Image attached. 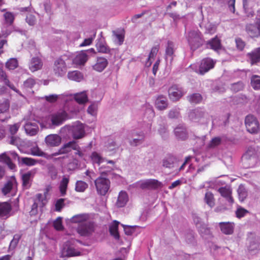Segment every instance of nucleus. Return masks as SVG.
I'll return each instance as SVG.
<instances>
[{"mask_svg":"<svg viewBox=\"0 0 260 260\" xmlns=\"http://www.w3.org/2000/svg\"><path fill=\"white\" fill-rule=\"evenodd\" d=\"M245 125L247 131L251 134H257L260 129L257 118L252 114H248L245 118Z\"/></svg>","mask_w":260,"mask_h":260,"instance_id":"nucleus-1","label":"nucleus"},{"mask_svg":"<svg viewBox=\"0 0 260 260\" xmlns=\"http://www.w3.org/2000/svg\"><path fill=\"white\" fill-rule=\"evenodd\" d=\"M94 184L98 193L101 196H105L110 187V180L107 178L101 177L95 179Z\"/></svg>","mask_w":260,"mask_h":260,"instance_id":"nucleus-2","label":"nucleus"},{"mask_svg":"<svg viewBox=\"0 0 260 260\" xmlns=\"http://www.w3.org/2000/svg\"><path fill=\"white\" fill-rule=\"evenodd\" d=\"M188 41L191 49H197L202 44L201 33L197 31H190L188 34Z\"/></svg>","mask_w":260,"mask_h":260,"instance_id":"nucleus-3","label":"nucleus"},{"mask_svg":"<svg viewBox=\"0 0 260 260\" xmlns=\"http://www.w3.org/2000/svg\"><path fill=\"white\" fill-rule=\"evenodd\" d=\"M216 61H214L211 58L206 57L203 58L201 61L199 66V73L201 75H204L211 69H213Z\"/></svg>","mask_w":260,"mask_h":260,"instance_id":"nucleus-4","label":"nucleus"},{"mask_svg":"<svg viewBox=\"0 0 260 260\" xmlns=\"http://www.w3.org/2000/svg\"><path fill=\"white\" fill-rule=\"evenodd\" d=\"M67 70V64L63 58L59 57L54 61L53 71L56 75L62 76L66 74Z\"/></svg>","mask_w":260,"mask_h":260,"instance_id":"nucleus-5","label":"nucleus"},{"mask_svg":"<svg viewBox=\"0 0 260 260\" xmlns=\"http://www.w3.org/2000/svg\"><path fill=\"white\" fill-rule=\"evenodd\" d=\"M68 118V115L64 111H61L54 113L51 115V121L52 124L58 126Z\"/></svg>","mask_w":260,"mask_h":260,"instance_id":"nucleus-6","label":"nucleus"},{"mask_svg":"<svg viewBox=\"0 0 260 260\" xmlns=\"http://www.w3.org/2000/svg\"><path fill=\"white\" fill-rule=\"evenodd\" d=\"M77 231L81 236H88L94 231V224L91 222L80 223L77 229Z\"/></svg>","mask_w":260,"mask_h":260,"instance_id":"nucleus-7","label":"nucleus"},{"mask_svg":"<svg viewBox=\"0 0 260 260\" xmlns=\"http://www.w3.org/2000/svg\"><path fill=\"white\" fill-rule=\"evenodd\" d=\"M246 31L251 38L260 37V19L257 18L255 24H247Z\"/></svg>","mask_w":260,"mask_h":260,"instance_id":"nucleus-8","label":"nucleus"},{"mask_svg":"<svg viewBox=\"0 0 260 260\" xmlns=\"http://www.w3.org/2000/svg\"><path fill=\"white\" fill-rule=\"evenodd\" d=\"M168 92L169 98L173 101H178L184 94L182 89L175 85L169 89Z\"/></svg>","mask_w":260,"mask_h":260,"instance_id":"nucleus-9","label":"nucleus"},{"mask_svg":"<svg viewBox=\"0 0 260 260\" xmlns=\"http://www.w3.org/2000/svg\"><path fill=\"white\" fill-rule=\"evenodd\" d=\"M12 209V206L9 202H0V217L5 219L9 217Z\"/></svg>","mask_w":260,"mask_h":260,"instance_id":"nucleus-10","label":"nucleus"},{"mask_svg":"<svg viewBox=\"0 0 260 260\" xmlns=\"http://www.w3.org/2000/svg\"><path fill=\"white\" fill-rule=\"evenodd\" d=\"M78 149V144L75 141H70L63 145V146L58 150V152L55 153L54 155L57 154H66L71 152L72 149Z\"/></svg>","mask_w":260,"mask_h":260,"instance_id":"nucleus-11","label":"nucleus"},{"mask_svg":"<svg viewBox=\"0 0 260 260\" xmlns=\"http://www.w3.org/2000/svg\"><path fill=\"white\" fill-rule=\"evenodd\" d=\"M61 141V137L57 134H50L45 138L46 144L50 147H56L60 145Z\"/></svg>","mask_w":260,"mask_h":260,"instance_id":"nucleus-12","label":"nucleus"},{"mask_svg":"<svg viewBox=\"0 0 260 260\" xmlns=\"http://www.w3.org/2000/svg\"><path fill=\"white\" fill-rule=\"evenodd\" d=\"M248 241L249 242L248 249L249 251H254L257 249H260V238L254 236L251 234L248 238Z\"/></svg>","mask_w":260,"mask_h":260,"instance_id":"nucleus-13","label":"nucleus"},{"mask_svg":"<svg viewBox=\"0 0 260 260\" xmlns=\"http://www.w3.org/2000/svg\"><path fill=\"white\" fill-rule=\"evenodd\" d=\"M108 60L104 57L97 58L95 63L92 66L93 69L97 72H102L107 66Z\"/></svg>","mask_w":260,"mask_h":260,"instance_id":"nucleus-14","label":"nucleus"},{"mask_svg":"<svg viewBox=\"0 0 260 260\" xmlns=\"http://www.w3.org/2000/svg\"><path fill=\"white\" fill-rule=\"evenodd\" d=\"M84 127L82 123L77 124L73 126V137L75 139H81L84 136Z\"/></svg>","mask_w":260,"mask_h":260,"instance_id":"nucleus-15","label":"nucleus"},{"mask_svg":"<svg viewBox=\"0 0 260 260\" xmlns=\"http://www.w3.org/2000/svg\"><path fill=\"white\" fill-rule=\"evenodd\" d=\"M155 105L156 108L160 111L166 109L168 106L167 98L162 95L158 96L155 100Z\"/></svg>","mask_w":260,"mask_h":260,"instance_id":"nucleus-16","label":"nucleus"},{"mask_svg":"<svg viewBox=\"0 0 260 260\" xmlns=\"http://www.w3.org/2000/svg\"><path fill=\"white\" fill-rule=\"evenodd\" d=\"M161 183L155 179H149L143 182L141 184L142 189L150 188L157 189L161 186Z\"/></svg>","mask_w":260,"mask_h":260,"instance_id":"nucleus-17","label":"nucleus"},{"mask_svg":"<svg viewBox=\"0 0 260 260\" xmlns=\"http://www.w3.org/2000/svg\"><path fill=\"white\" fill-rule=\"evenodd\" d=\"M24 129L26 134L31 136L36 135L39 131L38 125L35 122H27L24 125Z\"/></svg>","mask_w":260,"mask_h":260,"instance_id":"nucleus-18","label":"nucleus"},{"mask_svg":"<svg viewBox=\"0 0 260 260\" xmlns=\"http://www.w3.org/2000/svg\"><path fill=\"white\" fill-rule=\"evenodd\" d=\"M0 79L10 88H11L16 92L21 94L19 90H18L13 84L11 83L10 81H9L8 78L6 73L2 68H0Z\"/></svg>","mask_w":260,"mask_h":260,"instance_id":"nucleus-19","label":"nucleus"},{"mask_svg":"<svg viewBox=\"0 0 260 260\" xmlns=\"http://www.w3.org/2000/svg\"><path fill=\"white\" fill-rule=\"evenodd\" d=\"M251 64H256L260 61V47L255 48L247 54Z\"/></svg>","mask_w":260,"mask_h":260,"instance_id":"nucleus-20","label":"nucleus"},{"mask_svg":"<svg viewBox=\"0 0 260 260\" xmlns=\"http://www.w3.org/2000/svg\"><path fill=\"white\" fill-rule=\"evenodd\" d=\"M174 134L178 139L182 140H185L188 137L186 129L183 125L176 127L174 129Z\"/></svg>","mask_w":260,"mask_h":260,"instance_id":"nucleus-21","label":"nucleus"},{"mask_svg":"<svg viewBox=\"0 0 260 260\" xmlns=\"http://www.w3.org/2000/svg\"><path fill=\"white\" fill-rule=\"evenodd\" d=\"M42 66L43 63L41 59L38 57H33L30 62L29 69L31 72H34L40 70Z\"/></svg>","mask_w":260,"mask_h":260,"instance_id":"nucleus-22","label":"nucleus"},{"mask_svg":"<svg viewBox=\"0 0 260 260\" xmlns=\"http://www.w3.org/2000/svg\"><path fill=\"white\" fill-rule=\"evenodd\" d=\"M75 101L80 105H84L88 101V98L86 91L76 93L74 94Z\"/></svg>","mask_w":260,"mask_h":260,"instance_id":"nucleus-23","label":"nucleus"},{"mask_svg":"<svg viewBox=\"0 0 260 260\" xmlns=\"http://www.w3.org/2000/svg\"><path fill=\"white\" fill-rule=\"evenodd\" d=\"M88 60V56L84 51L80 52L75 57L74 62L76 64L83 65Z\"/></svg>","mask_w":260,"mask_h":260,"instance_id":"nucleus-24","label":"nucleus"},{"mask_svg":"<svg viewBox=\"0 0 260 260\" xmlns=\"http://www.w3.org/2000/svg\"><path fill=\"white\" fill-rule=\"evenodd\" d=\"M128 200L127 193L124 191H121L118 195L116 205L118 207H124Z\"/></svg>","mask_w":260,"mask_h":260,"instance_id":"nucleus-25","label":"nucleus"},{"mask_svg":"<svg viewBox=\"0 0 260 260\" xmlns=\"http://www.w3.org/2000/svg\"><path fill=\"white\" fill-rule=\"evenodd\" d=\"M33 177L32 172L28 171L22 175V186L25 189H28L30 187V181Z\"/></svg>","mask_w":260,"mask_h":260,"instance_id":"nucleus-26","label":"nucleus"},{"mask_svg":"<svg viewBox=\"0 0 260 260\" xmlns=\"http://www.w3.org/2000/svg\"><path fill=\"white\" fill-rule=\"evenodd\" d=\"M119 222L114 220L112 224L109 227V232L110 234L116 240H119L120 236L118 233Z\"/></svg>","mask_w":260,"mask_h":260,"instance_id":"nucleus-27","label":"nucleus"},{"mask_svg":"<svg viewBox=\"0 0 260 260\" xmlns=\"http://www.w3.org/2000/svg\"><path fill=\"white\" fill-rule=\"evenodd\" d=\"M0 162H4L6 164L11 170L16 168L15 165L12 162L11 159L7 155L6 152L0 154Z\"/></svg>","mask_w":260,"mask_h":260,"instance_id":"nucleus-28","label":"nucleus"},{"mask_svg":"<svg viewBox=\"0 0 260 260\" xmlns=\"http://www.w3.org/2000/svg\"><path fill=\"white\" fill-rule=\"evenodd\" d=\"M69 183V178L63 176L59 186V191L61 196H64L66 194Z\"/></svg>","mask_w":260,"mask_h":260,"instance_id":"nucleus-29","label":"nucleus"},{"mask_svg":"<svg viewBox=\"0 0 260 260\" xmlns=\"http://www.w3.org/2000/svg\"><path fill=\"white\" fill-rule=\"evenodd\" d=\"M68 78L73 81L80 82L83 79L82 74L78 71L69 72L68 74Z\"/></svg>","mask_w":260,"mask_h":260,"instance_id":"nucleus-30","label":"nucleus"},{"mask_svg":"<svg viewBox=\"0 0 260 260\" xmlns=\"http://www.w3.org/2000/svg\"><path fill=\"white\" fill-rule=\"evenodd\" d=\"M112 34L115 41H117L119 45H121L124 41V31L123 30H113Z\"/></svg>","mask_w":260,"mask_h":260,"instance_id":"nucleus-31","label":"nucleus"},{"mask_svg":"<svg viewBox=\"0 0 260 260\" xmlns=\"http://www.w3.org/2000/svg\"><path fill=\"white\" fill-rule=\"evenodd\" d=\"M159 49V45H155V46L151 48V50L148 56L147 61L146 63L148 67H149L151 65L152 61L151 60V59L152 58H154L156 56L158 52Z\"/></svg>","mask_w":260,"mask_h":260,"instance_id":"nucleus-32","label":"nucleus"},{"mask_svg":"<svg viewBox=\"0 0 260 260\" xmlns=\"http://www.w3.org/2000/svg\"><path fill=\"white\" fill-rule=\"evenodd\" d=\"M88 218V216L85 214H77L73 216L71 221L73 223H83Z\"/></svg>","mask_w":260,"mask_h":260,"instance_id":"nucleus-33","label":"nucleus"},{"mask_svg":"<svg viewBox=\"0 0 260 260\" xmlns=\"http://www.w3.org/2000/svg\"><path fill=\"white\" fill-rule=\"evenodd\" d=\"M251 87L255 90L260 89V76L256 75H252L250 78Z\"/></svg>","mask_w":260,"mask_h":260,"instance_id":"nucleus-34","label":"nucleus"},{"mask_svg":"<svg viewBox=\"0 0 260 260\" xmlns=\"http://www.w3.org/2000/svg\"><path fill=\"white\" fill-rule=\"evenodd\" d=\"M88 184L82 180H78L75 184V190L77 192H83L88 188Z\"/></svg>","mask_w":260,"mask_h":260,"instance_id":"nucleus-35","label":"nucleus"},{"mask_svg":"<svg viewBox=\"0 0 260 260\" xmlns=\"http://www.w3.org/2000/svg\"><path fill=\"white\" fill-rule=\"evenodd\" d=\"M207 44L210 46L211 49L214 50H217L221 47L220 41L217 37L209 41Z\"/></svg>","mask_w":260,"mask_h":260,"instance_id":"nucleus-36","label":"nucleus"},{"mask_svg":"<svg viewBox=\"0 0 260 260\" xmlns=\"http://www.w3.org/2000/svg\"><path fill=\"white\" fill-rule=\"evenodd\" d=\"M35 201L38 203L40 207L43 208L47 203L46 196L41 193H38L36 196Z\"/></svg>","mask_w":260,"mask_h":260,"instance_id":"nucleus-37","label":"nucleus"},{"mask_svg":"<svg viewBox=\"0 0 260 260\" xmlns=\"http://www.w3.org/2000/svg\"><path fill=\"white\" fill-rule=\"evenodd\" d=\"M174 53V44L171 41H168L167 46L166 49V57H170L172 60L173 58Z\"/></svg>","mask_w":260,"mask_h":260,"instance_id":"nucleus-38","label":"nucleus"},{"mask_svg":"<svg viewBox=\"0 0 260 260\" xmlns=\"http://www.w3.org/2000/svg\"><path fill=\"white\" fill-rule=\"evenodd\" d=\"M188 101L192 104L200 103L202 100V96L200 93H193L187 96Z\"/></svg>","mask_w":260,"mask_h":260,"instance_id":"nucleus-39","label":"nucleus"},{"mask_svg":"<svg viewBox=\"0 0 260 260\" xmlns=\"http://www.w3.org/2000/svg\"><path fill=\"white\" fill-rule=\"evenodd\" d=\"M245 84L242 81H238L231 84V90L234 92H237L243 90Z\"/></svg>","mask_w":260,"mask_h":260,"instance_id":"nucleus-40","label":"nucleus"},{"mask_svg":"<svg viewBox=\"0 0 260 260\" xmlns=\"http://www.w3.org/2000/svg\"><path fill=\"white\" fill-rule=\"evenodd\" d=\"M239 199L241 202H243L247 196V192L242 184L239 185L237 190Z\"/></svg>","mask_w":260,"mask_h":260,"instance_id":"nucleus-41","label":"nucleus"},{"mask_svg":"<svg viewBox=\"0 0 260 260\" xmlns=\"http://www.w3.org/2000/svg\"><path fill=\"white\" fill-rule=\"evenodd\" d=\"M221 143V139L219 137L212 138L207 145L208 149L214 148L219 146Z\"/></svg>","mask_w":260,"mask_h":260,"instance_id":"nucleus-42","label":"nucleus"},{"mask_svg":"<svg viewBox=\"0 0 260 260\" xmlns=\"http://www.w3.org/2000/svg\"><path fill=\"white\" fill-rule=\"evenodd\" d=\"M205 201L206 204L210 207L215 205V199L213 193L211 192H207L205 196Z\"/></svg>","mask_w":260,"mask_h":260,"instance_id":"nucleus-43","label":"nucleus"},{"mask_svg":"<svg viewBox=\"0 0 260 260\" xmlns=\"http://www.w3.org/2000/svg\"><path fill=\"white\" fill-rule=\"evenodd\" d=\"M48 172L52 180H55L57 178L58 172L56 167L53 165H49L47 166Z\"/></svg>","mask_w":260,"mask_h":260,"instance_id":"nucleus-44","label":"nucleus"},{"mask_svg":"<svg viewBox=\"0 0 260 260\" xmlns=\"http://www.w3.org/2000/svg\"><path fill=\"white\" fill-rule=\"evenodd\" d=\"M4 17L6 24L11 25L13 23L15 16L13 13L7 12L4 14Z\"/></svg>","mask_w":260,"mask_h":260,"instance_id":"nucleus-45","label":"nucleus"},{"mask_svg":"<svg viewBox=\"0 0 260 260\" xmlns=\"http://www.w3.org/2000/svg\"><path fill=\"white\" fill-rule=\"evenodd\" d=\"M18 66L17 60L14 58H10L6 63V67L9 70H14Z\"/></svg>","mask_w":260,"mask_h":260,"instance_id":"nucleus-46","label":"nucleus"},{"mask_svg":"<svg viewBox=\"0 0 260 260\" xmlns=\"http://www.w3.org/2000/svg\"><path fill=\"white\" fill-rule=\"evenodd\" d=\"M175 159L173 157H168L163 160L162 166L167 168H172L174 167Z\"/></svg>","mask_w":260,"mask_h":260,"instance_id":"nucleus-47","label":"nucleus"},{"mask_svg":"<svg viewBox=\"0 0 260 260\" xmlns=\"http://www.w3.org/2000/svg\"><path fill=\"white\" fill-rule=\"evenodd\" d=\"M66 256L68 257L79 256L81 255V252L79 251L76 250L74 248L69 247L66 250Z\"/></svg>","mask_w":260,"mask_h":260,"instance_id":"nucleus-48","label":"nucleus"},{"mask_svg":"<svg viewBox=\"0 0 260 260\" xmlns=\"http://www.w3.org/2000/svg\"><path fill=\"white\" fill-rule=\"evenodd\" d=\"M91 158L93 163L98 164L99 165L104 161V159L96 152H92L91 155Z\"/></svg>","mask_w":260,"mask_h":260,"instance_id":"nucleus-49","label":"nucleus"},{"mask_svg":"<svg viewBox=\"0 0 260 260\" xmlns=\"http://www.w3.org/2000/svg\"><path fill=\"white\" fill-rule=\"evenodd\" d=\"M21 162L26 166H32L35 165L38 161L34 158L25 157L21 158Z\"/></svg>","mask_w":260,"mask_h":260,"instance_id":"nucleus-50","label":"nucleus"},{"mask_svg":"<svg viewBox=\"0 0 260 260\" xmlns=\"http://www.w3.org/2000/svg\"><path fill=\"white\" fill-rule=\"evenodd\" d=\"M9 108V101L8 100H5L0 104V113H4L8 112Z\"/></svg>","mask_w":260,"mask_h":260,"instance_id":"nucleus-51","label":"nucleus"},{"mask_svg":"<svg viewBox=\"0 0 260 260\" xmlns=\"http://www.w3.org/2000/svg\"><path fill=\"white\" fill-rule=\"evenodd\" d=\"M248 213V210L240 206L237 208V209L235 212L236 217L238 218H241L244 217Z\"/></svg>","mask_w":260,"mask_h":260,"instance_id":"nucleus-52","label":"nucleus"},{"mask_svg":"<svg viewBox=\"0 0 260 260\" xmlns=\"http://www.w3.org/2000/svg\"><path fill=\"white\" fill-rule=\"evenodd\" d=\"M64 199H59L57 200L55 204V211L57 212L61 211L62 208L64 206Z\"/></svg>","mask_w":260,"mask_h":260,"instance_id":"nucleus-53","label":"nucleus"},{"mask_svg":"<svg viewBox=\"0 0 260 260\" xmlns=\"http://www.w3.org/2000/svg\"><path fill=\"white\" fill-rule=\"evenodd\" d=\"M13 187V183L11 181H8L4 185V187L2 189V192L5 194L6 195L8 193H9L12 190Z\"/></svg>","mask_w":260,"mask_h":260,"instance_id":"nucleus-54","label":"nucleus"},{"mask_svg":"<svg viewBox=\"0 0 260 260\" xmlns=\"http://www.w3.org/2000/svg\"><path fill=\"white\" fill-rule=\"evenodd\" d=\"M53 226L57 231H61L63 229L61 218L59 217L53 222Z\"/></svg>","mask_w":260,"mask_h":260,"instance_id":"nucleus-55","label":"nucleus"},{"mask_svg":"<svg viewBox=\"0 0 260 260\" xmlns=\"http://www.w3.org/2000/svg\"><path fill=\"white\" fill-rule=\"evenodd\" d=\"M36 84L35 80L32 78H28L24 82L23 86L26 88H31Z\"/></svg>","mask_w":260,"mask_h":260,"instance_id":"nucleus-56","label":"nucleus"},{"mask_svg":"<svg viewBox=\"0 0 260 260\" xmlns=\"http://www.w3.org/2000/svg\"><path fill=\"white\" fill-rule=\"evenodd\" d=\"M96 48L99 52L103 53H107L110 52V49L108 47L103 44H99L96 45Z\"/></svg>","mask_w":260,"mask_h":260,"instance_id":"nucleus-57","label":"nucleus"},{"mask_svg":"<svg viewBox=\"0 0 260 260\" xmlns=\"http://www.w3.org/2000/svg\"><path fill=\"white\" fill-rule=\"evenodd\" d=\"M26 21L29 25L32 26L35 25L36 19L34 15L32 14H28L26 17Z\"/></svg>","mask_w":260,"mask_h":260,"instance_id":"nucleus-58","label":"nucleus"},{"mask_svg":"<svg viewBox=\"0 0 260 260\" xmlns=\"http://www.w3.org/2000/svg\"><path fill=\"white\" fill-rule=\"evenodd\" d=\"M20 127L19 123H15L13 125H10L9 127V131L12 135H14L17 133Z\"/></svg>","mask_w":260,"mask_h":260,"instance_id":"nucleus-59","label":"nucleus"},{"mask_svg":"<svg viewBox=\"0 0 260 260\" xmlns=\"http://www.w3.org/2000/svg\"><path fill=\"white\" fill-rule=\"evenodd\" d=\"M58 98V95L57 94H50L45 96V99L46 101L53 103L57 101Z\"/></svg>","mask_w":260,"mask_h":260,"instance_id":"nucleus-60","label":"nucleus"},{"mask_svg":"<svg viewBox=\"0 0 260 260\" xmlns=\"http://www.w3.org/2000/svg\"><path fill=\"white\" fill-rule=\"evenodd\" d=\"M179 111L177 109H172L168 113V116L170 118H177L179 116Z\"/></svg>","mask_w":260,"mask_h":260,"instance_id":"nucleus-61","label":"nucleus"},{"mask_svg":"<svg viewBox=\"0 0 260 260\" xmlns=\"http://www.w3.org/2000/svg\"><path fill=\"white\" fill-rule=\"evenodd\" d=\"M236 46L240 50H242L245 47V43L240 38H237L235 40Z\"/></svg>","mask_w":260,"mask_h":260,"instance_id":"nucleus-62","label":"nucleus"},{"mask_svg":"<svg viewBox=\"0 0 260 260\" xmlns=\"http://www.w3.org/2000/svg\"><path fill=\"white\" fill-rule=\"evenodd\" d=\"M219 226L221 230V231L227 235L228 234V222H220Z\"/></svg>","mask_w":260,"mask_h":260,"instance_id":"nucleus-63","label":"nucleus"},{"mask_svg":"<svg viewBox=\"0 0 260 260\" xmlns=\"http://www.w3.org/2000/svg\"><path fill=\"white\" fill-rule=\"evenodd\" d=\"M96 107L94 105H90L87 109V112L91 115L96 114Z\"/></svg>","mask_w":260,"mask_h":260,"instance_id":"nucleus-64","label":"nucleus"}]
</instances>
